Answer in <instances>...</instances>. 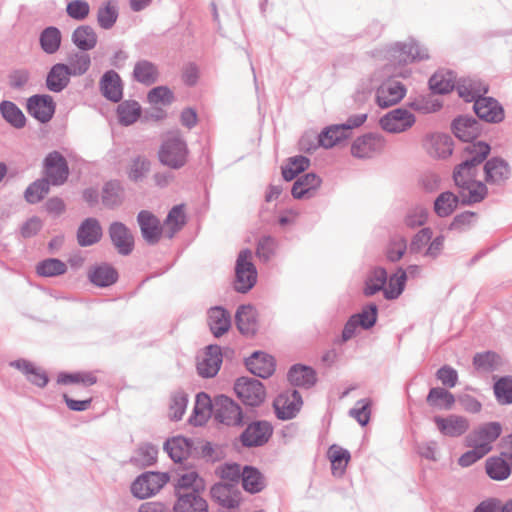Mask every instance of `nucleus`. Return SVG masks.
Returning <instances> with one entry per match:
<instances>
[{
	"mask_svg": "<svg viewBox=\"0 0 512 512\" xmlns=\"http://www.w3.org/2000/svg\"><path fill=\"white\" fill-rule=\"evenodd\" d=\"M26 109L34 119L47 123L55 114L56 103L49 94H35L27 99Z\"/></svg>",
	"mask_w": 512,
	"mask_h": 512,
	"instance_id": "obj_14",
	"label": "nucleus"
},
{
	"mask_svg": "<svg viewBox=\"0 0 512 512\" xmlns=\"http://www.w3.org/2000/svg\"><path fill=\"white\" fill-rule=\"evenodd\" d=\"M88 279L98 288H107L118 281L119 273L110 263L102 262L89 268Z\"/></svg>",
	"mask_w": 512,
	"mask_h": 512,
	"instance_id": "obj_29",
	"label": "nucleus"
},
{
	"mask_svg": "<svg viewBox=\"0 0 512 512\" xmlns=\"http://www.w3.org/2000/svg\"><path fill=\"white\" fill-rule=\"evenodd\" d=\"M132 76L136 82L151 86L158 81L159 70L153 62L142 59L135 63Z\"/></svg>",
	"mask_w": 512,
	"mask_h": 512,
	"instance_id": "obj_43",
	"label": "nucleus"
},
{
	"mask_svg": "<svg viewBox=\"0 0 512 512\" xmlns=\"http://www.w3.org/2000/svg\"><path fill=\"white\" fill-rule=\"evenodd\" d=\"M137 222L143 239L149 245H156L163 234L160 220L152 212L141 210L137 215Z\"/></svg>",
	"mask_w": 512,
	"mask_h": 512,
	"instance_id": "obj_22",
	"label": "nucleus"
},
{
	"mask_svg": "<svg viewBox=\"0 0 512 512\" xmlns=\"http://www.w3.org/2000/svg\"><path fill=\"white\" fill-rule=\"evenodd\" d=\"M189 154L188 144L179 130L166 134L157 153L159 162L173 170L183 168L188 162Z\"/></svg>",
	"mask_w": 512,
	"mask_h": 512,
	"instance_id": "obj_2",
	"label": "nucleus"
},
{
	"mask_svg": "<svg viewBox=\"0 0 512 512\" xmlns=\"http://www.w3.org/2000/svg\"><path fill=\"white\" fill-rule=\"evenodd\" d=\"M423 148L433 158L445 159L453 152V140L445 133H428L422 141Z\"/></svg>",
	"mask_w": 512,
	"mask_h": 512,
	"instance_id": "obj_18",
	"label": "nucleus"
},
{
	"mask_svg": "<svg viewBox=\"0 0 512 512\" xmlns=\"http://www.w3.org/2000/svg\"><path fill=\"white\" fill-rule=\"evenodd\" d=\"M416 118L406 108H395L380 118V126L389 133H401L415 124Z\"/></svg>",
	"mask_w": 512,
	"mask_h": 512,
	"instance_id": "obj_12",
	"label": "nucleus"
},
{
	"mask_svg": "<svg viewBox=\"0 0 512 512\" xmlns=\"http://www.w3.org/2000/svg\"><path fill=\"white\" fill-rule=\"evenodd\" d=\"M119 13L116 6V2L113 0H108L104 2L97 11V22L98 25L105 30L111 29L117 19Z\"/></svg>",
	"mask_w": 512,
	"mask_h": 512,
	"instance_id": "obj_60",
	"label": "nucleus"
},
{
	"mask_svg": "<svg viewBox=\"0 0 512 512\" xmlns=\"http://www.w3.org/2000/svg\"><path fill=\"white\" fill-rule=\"evenodd\" d=\"M102 96L113 103H119L123 98V81L113 69L103 73L99 81Z\"/></svg>",
	"mask_w": 512,
	"mask_h": 512,
	"instance_id": "obj_26",
	"label": "nucleus"
},
{
	"mask_svg": "<svg viewBox=\"0 0 512 512\" xmlns=\"http://www.w3.org/2000/svg\"><path fill=\"white\" fill-rule=\"evenodd\" d=\"M245 366L251 374L267 379L274 374L276 363L274 357L266 352L254 351L245 359Z\"/></svg>",
	"mask_w": 512,
	"mask_h": 512,
	"instance_id": "obj_20",
	"label": "nucleus"
},
{
	"mask_svg": "<svg viewBox=\"0 0 512 512\" xmlns=\"http://www.w3.org/2000/svg\"><path fill=\"white\" fill-rule=\"evenodd\" d=\"M169 480L167 472L146 471L132 482L131 493L141 500L149 498L159 492Z\"/></svg>",
	"mask_w": 512,
	"mask_h": 512,
	"instance_id": "obj_8",
	"label": "nucleus"
},
{
	"mask_svg": "<svg viewBox=\"0 0 512 512\" xmlns=\"http://www.w3.org/2000/svg\"><path fill=\"white\" fill-rule=\"evenodd\" d=\"M465 446L472 449L466 451L458 458V465L463 468L475 464L489 453V448L486 447V444L475 443L471 438H465Z\"/></svg>",
	"mask_w": 512,
	"mask_h": 512,
	"instance_id": "obj_54",
	"label": "nucleus"
},
{
	"mask_svg": "<svg viewBox=\"0 0 512 512\" xmlns=\"http://www.w3.org/2000/svg\"><path fill=\"white\" fill-rule=\"evenodd\" d=\"M287 379L293 386L309 389L316 384L317 374L311 366L298 363L289 368Z\"/></svg>",
	"mask_w": 512,
	"mask_h": 512,
	"instance_id": "obj_36",
	"label": "nucleus"
},
{
	"mask_svg": "<svg viewBox=\"0 0 512 512\" xmlns=\"http://www.w3.org/2000/svg\"><path fill=\"white\" fill-rule=\"evenodd\" d=\"M488 477L495 481H504L512 473V453L501 452L499 456H491L485 461Z\"/></svg>",
	"mask_w": 512,
	"mask_h": 512,
	"instance_id": "obj_24",
	"label": "nucleus"
},
{
	"mask_svg": "<svg viewBox=\"0 0 512 512\" xmlns=\"http://www.w3.org/2000/svg\"><path fill=\"white\" fill-rule=\"evenodd\" d=\"M71 77L73 75L65 63H56L51 66L46 75V88L51 92L60 93L67 88Z\"/></svg>",
	"mask_w": 512,
	"mask_h": 512,
	"instance_id": "obj_33",
	"label": "nucleus"
},
{
	"mask_svg": "<svg viewBox=\"0 0 512 512\" xmlns=\"http://www.w3.org/2000/svg\"><path fill=\"white\" fill-rule=\"evenodd\" d=\"M491 146L485 141L467 144L463 149V153L467 154L461 163L457 164L452 173V178L459 191L466 192L470 186H473L474 178L478 174V166L486 160L490 154Z\"/></svg>",
	"mask_w": 512,
	"mask_h": 512,
	"instance_id": "obj_1",
	"label": "nucleus"
},
{
	"mask_svg": "<svg viewBox=\"0 0 512 512\" xmlns=\"http://www.w3.org/2000/svg\"><path fill=\"white\" fill-rule=\"evenodd\" d=\"M502 433V425L500 422L491 421L480 425L474 429L466 437L474 440L475 443L486 444L489 452L492 450V443L495 442Z\"/></svg>",
	"mask_w": 512,
	"mask_h": 512,
	"instance_id": "obj_38",
	"label": "nucleus"
},
{
	"mask_svg": "<svg viewBox=\"0 0 512 512\" xmlns=\"http://www.w3.org/2000/svg\"><path fill=\"white\" fill-rule=\"evenodd\" d=\"M241 483L243 489L250 494H257L266 487L264 475L257 467L252 465L244 466Z\"/></svg>",
	"mask_w": 512,
	"mask_h": 512,
	"instance_id": "obj_46",
	"label": "nucleus"
},
{
	"mask_svg": "<svg viewBox=\"0 0 512 512\" xmlns=\"http://www.w3.org/2000/svg\"><path fill=\"white\" fill-rule=\"evenodd\" d=\"M222 365V350L217 344L205 348V357L197 364V372L201 377L212 378L217 375Z\"/></svg>",
	"mask_w": 512,
	"mask_h": 512,
	"instance_id": "obj_28",
	"label": "nucleus"
},
{
	"mask_svg": "<svg viewBox=\"0 0 512 512\" xmlns=\"http://www.w3.org/2000/svg\"><path fill=\"white\" fill-rule=\"evenodd\" d=\"M201 493L198 492V489L189 492H177L173 512H209L208 502L202 497Z\"/></svg>",
	"mask_w": 512,
	"mask_h": 512,
	"instance_id": "obj_21",
	"label": "nucleus"
},
{
	"mask_svg": "<svg viewBox=\"0 0 512 512\" xmlns=\"http://www.w3.org/2000/svg\"><path fill=\"white\" fill-rule=\"evenodd\" d=\"M310 159L303 155L290 157L288 163L282 167V177L289 182L294 180L300 173L308 169Z\"/></svg>",
	"mask_w": 512,
	"mask_h": 512,
	"instance_id": "obj_62",
	"label": "nucleus"
},
{
	"mask_svg": "<svg viewBox=\"0 0 512 512\" xmlns=\"http://www.w3.org/2000/svg\"><path fill=\"white\" fill-rule=\"evenodd\" d=\"M118 121L123 126L134 124L141 115V106L135 100H126L117 107Z\"/></svg>",
	"mask_w": 512,
	"mask_h": 512,
	"instance_id": "obj_57",
	"label": "nucleus"
},
{
	"mask_svg": "<svg viewBox=\"0 0 512 512\" xmlns=\"http://www.w3.org/2000/svg\"><path fill=\"white\" fill-rule=\"evenodd\" d=\"M61 42V31L56 26L44 28L39 35L40 47L49 55L55 54L60 49Z\"/></svg>",
	"mask_w": 512,
	"mask_h": 512,
	"instance_id": "obj_53",
	"label": "nucleus"
},
{
	"mask_svg": "<svg viewBox=\"0 0 512 512\" xmlns=\"http://www.w3.org/2000/svg\"><path fill=\"white\" fill-rule=\"evenodd\" d=\"M10 366L20 370L31 384L39 388L45 387L49 381L47 373L44 370L34 366L28 360L17 359L11 361Z\"/></svg>",
	"mask_w": 512,
	"mask_h": 512,
	"instance_id": "obj_40",
	"label": "nucleus"
},
{
	"mask_svg": "<svg viewBox=\"0 0 512 512\" xmlns=\"http://www.w3.org/2000/svg\"><path fill=\"white\" fill-rule=\"evenodd\" d=\"M158 448L152 443H143L139 445L135 451V455L131 457L130 462L137 467L152 466L157 461Z\"/></svg>",
	"mask_w": 512,
	"mask_h": 512,
	"instance_id": "obj_55",
	"label": "nucleus"
},
{
	"mask_svg": "<svg viewBox=\"0 0 512 512\" xmlns=\"http://www.w3.org/2000/svg\"><path fill=\"white\" fill-rule=\"evenodd\" d=\"M232 485L215 483L210 489L211 498L220 506L233 509L239 506V498L232 494Z\"/></svg>",
	"mask_w": 512,
	"mask_h": 512,
	"instance_id": "obj_47",
	"label": "nucleus"
},
{
	"mask_svg": "<svg viewBox=\"0 0 512 512\" xmlns=\"http://www.w3.org/2000/svg\"><path fill=\"white\" fill-rule=\"evenodd\" d=\"M456 90L460 98L470 103L481 97H486L489 86L480 79L460 78L456 82Z\"/></svg>",
	"mask_w": 512,
	"mask_h": 512,
	"instance_id": "obj_31",
	"label": "nucleus"
},
{
	"mask_svg": "<svg viewBox=\"0 0 512 512\" xmlns=\"http://www.w3.org/2000/svg\"><path fill=\"white\" fill-rule=\"evenodd\" d=\"M103 235L101 224L97 218L88 217L79 225L76 238L79 246L89 247L98 243Z\"/></svg>",
	"mask_w": 512,
	"mask_h": 512,
	"instance_id": "obj_30",
	"label": "nucleus"
},
{
	"mask_svg": "<svg viewBox=\"0 0 512 512\" xmlns=\"http://www.w3.org/2000/svg\"><path fill=\"white\" fill-rule=\"evenodd\" d=\"M388 273L384 267H375L367 276L363 289V294L371 297L376 293L383 291L387 284Z\"/></svg>",
	"mask_w": 512,
	"mask_h": 512,
	"instance_id": "obj_52",
	"label": "nucleus"
},
{
	"mask_svg": "<svg viewBox=\"0 0 512 512\" xmlns=\"http://www.w3.org/2000/svg\"><path fill=\"white\" fill-rule=\"evenodd\" d=\"M302 405V396L296 389L280 393L273 401L275 415L283 421L296 417Z\"/></svg>",
	"mask_w": 512,
	"mask_h": 512,
	"instance_id": "obj_11",
	"label": "nucleus"
},
{
	"mask_svg": "<svg viewBox=\"0 0 512 512\" xmlns=\"http://www.w3.org/2000/svg\"><path fill=\"white\" fill-rule=\"evenodd\" d=\"M433 421L443 436L451 438L464 435L470 427L466 417L456 414H450L447 417L434 416Z\"/></svg>",
	"mask_w": 512,
	"mask_h": 512,
	"instance_id": "obj_23",
	"label": "nucleus"
},
{
	"mask_svg": "<svg viewBox=\"0 0 512 512\" xmlns=\"http://www.w3.org/2000/svg\"><path fill=\"white\" fill-rule=\"evenodd\" d=\"M407 106L413 111L425 115L438 112L443 107V102L431 92L414 97L410 96Z\"/></svg>",
	"mask_w": 512,
	"mask_h": 512,
	"instance_id": "obj_41",
	"label": "nucleus"
},
{
	"mask_svg": "<svg viewBox=\"0 0 512 512\" xmlns=\"http://www.w3.org/2000/svg\"><path fill=\"white\" fill-rule=\"evenodd\" d=\"M0 114L15 129H22L26 126L27 119L23 111L10 100L0 102Z\"/></svg>",
	"mask_w": 512,
	"mask_h": 512,
	"instance_id": "obj_51",
	"label": "nucleus"
},
{
	"mask_svg": "<svg viewBox=\"0 0 512 512\" xmlns=\"http://www.w3.org/2000/svg\"><path fill=\"white\" fill-rule=\"evenodd\" d=\"M164 450L174 463H182L189 458L191 448L190 438L178 435L167 439L163 445Z\"/></svg>",
	"mask_w": 512,
	"mask_h": 512,
	"instance_id": "obj_39",
	"label": "nucleus"
},
{
	"mask_svg": "<svg viewBox=\"0 0 512 512\" xmlns=\"http://www.w3.org/2000/svg\"><path fill=\"white\" fill-rule=\"evenodd\" d=\"M43 172L53 186H61L68 180L70 170L66 158L54 150L45 156Z\"/></svg>",
	"mask_w": 512,
	"mask_h": 512,
	"instance_id": "obj_9",
	"label": "nucleus"
},
{
	"mask_svg": "<svg viewBox=\"0 0 512 512\" xmlns=\"http://www.w3.org/2000/svg\"><path fill=\"white\" fill-rule=\"evenodd\" d=\"M51 182L43 177L32 182L25 190V200L30 204L40 202L50 191Z\"/></svg>",
	"mask_w": 512,
	"mask_h": 512,
	"instance_id": "obj_63",
	"label": "nucleus"
},
{
	"mask_svg": "<svg viewBox=\"0 0 512 512\" xmlns=\"http://www.w3.org/2000/svg\"><path fill=\"white\" fill-rule=\"evenodd\" d=\"M207 322L214 337L223 336L231 327V315L222 306L211 307L207 312Z\"/></svg>",
	"mask_w": 512,
	"mask_h": 512,
	"instance_id": "obj_34",
	"label": "nucleus"
},
{
	"mask_svg": "<svg viewBox=\"0 0 512 512\" xmlns=\"http://www.w3.org/2000/svg\"><path fill=\"white\" fill-rule=\"evenodd\" d=\"M152 162L145 155L133 157L126 168V174L131 182H142L151 170Z\"/></svg>",
	"mask_w": 512,
	"mask_h": 512,
	"instance_id": "obj_50",
	"label": "nucleus"
},
{
	"mask_svg": "<svg viewBox=\"0 0 512 512\" xmlns=\"http://www.w3.org/2000/svg\"><path fill=\"white\" fill-rule=\"evenodd\" d=\"M322 179L314 172H308L296 179L291 194L295 199L311 198L320 187Z\"/></svg>",
	"mask_w": 512,
	"mask_h": 512,
	"instance_id": "obj_35",
	"label": "nucleus"
},
{
	"mask_svg": "<svg viewBox=\"0 0 512 512\" xmlns=\"http://www.w3.org/2000/svg\"><path fill=\"white\" fill-rule=\"evenodd\" d=\"M456 396L443 387L430 388L426 403L429 407L437 410L449 411L454 407Z\"/></svg>",
	"mask_w": 512,
	"mask_h": 512,
	"instance_id": "obj_42",
	"label": "nucleus"
},
{
	"mask_svg": "<svg viewBox=\"0 0 512 512\" xmlns=\"http://www.w3.org/2000/svg\"><path fill=\"white\" fill-rule=\"evenodd\" d=\"M166 225V236L171 239L174 235L179 232L186 224V215L184 213V205H175L168 212L164 221Z\"/></svg>",
	"mask_w": 512,
	"mask_h": 512,
	"instance_id": "obj_59",
	"label": "nucleus"
},
{
	"mask_svg": "<svg viewBox=\"0 0 512 512\" xmlns=\"http://www.w3.org/2000/svg\"><path fill=\"white\" fill-rule=\"evenodd\" d=\"M257 282V270L249 249L240 251L235 265L234 289L242 294L249 292Z\"/></svg>",
	"mask_w": 512,
	"mask_h": 512,
	"instance_id": "obj_5",
	"label": "nucleus"
},
{
	"mask_svg": "<svg viewBox=\"0 0 512 512\" xmlns=\"http://www.w3.org/2000/svg\"><path fill=\"white\" fill-rule=\"evenodd\" d=\"M257 311L250 304L240 305L235 313V325L241 335L254 337L258 332Z\"/></svg>",
	"mask_w": 512,
	"mask_h": 512,
	"instance_id": "obj_25",
	"label": "nucleus"
},
{
	"mask_svg": "<svg viewBox=\"0 0 512 512\" xmlns=\"http://www.w3.org/2000/svg\"><path fill=\"white\" fill-rule=\"evenodd\" d=\"M451 131L456 138L468 144L477 143L476 139L484 131V125L470 115H459L451 122Z\"/></svg>",
	"mask_w": 512,
	"mask_h": 512,
	"instance_id": "obj_10",
	"label": "nucleus"
},
{
	"mask_svg": "<svg viewBox=\"0 0 512 512\" xmlns=\"http://www.w3.org/2000/svg\"><path fill=\"white\" fill-rule=\"evenodd\" d=\"M339 126L340 124H333L325 127L317 137V145L306 148L304 147V140L301 139L300 145L302 149H304L306 152H311L312 150L316 149L317 146H321L328 149L341 143L343 140L348 139L350 137L348 133L344 131L343 127Z\"/></svg>",
	"mask_w": 512,
	"mask_h": 512,
	"instance_id": "obj_32",
	"label": "nucleus"
},
{
	"mask_svg": "<svg viewBox=\"0 0 512 512\" xmlns=\"http://www.w3.org/2000/svg\"><path fill=\"white\" fill-rule=\"evenodd\" d=\"M493 384L494 397L499 405L512 404V376L505 375L494 377Z\"/></svg>",
	"mask_w": 512,
	"mask_h": 512,
	"instance_id": "obj_58",
	"label": "nucleus"
},
{
	"mask_svg": "<svg viewBox=\"0 0 512 512\" xmlns=\"http://www.w3.org/2000/svg\"><path fill=\"white\" fill-rule=\"evenodd\" d=\"M473 111L479 120L498 124L505 118L503 106L493 97H481L473 102Z\"/></svg>",
	"mask_w": 512,
	"mask_h": 512,
	"instance_id": "obj_16",
	"label": "nucleus"
},
{
	"mask_svg": "<svg viewBox=\"0 0 512 512\" xmlns=\"http://www.w3.org/2000/svg\"><path fill=\"white\" fill-rule=\"evenodd\" d=\"M246 427L238 437L241 446L246 449L263 447L273 435V425L267 420L246 421Z\"/></svg>",
	"mask_w": 512,
	"mask_h": 512,
	"instance_id": "obj_6",
	"label": "nucleus"
},
{
	"mask_svg": "<svg viewBox=\"0 0 512 512\" xmlns=\"http://www.w3.org/2000/svg\"><path fill=\"white\" fill-rule=\"evenodd\" d=\"M214 418L219 423L232 427H242L246 424L241 406L224 394L215 397Z\"/></svg>",
	"mask_w": 512,
	"mask_h": 512,
	"instance_id": "obj_7",
	"label": "nucleus"
},
{
	"mask_svg": "<svg viewBox=\"0 0 512 512\" xmlns=\"http://www.w3.org/2000/svg\"><path fill=\"white\" fill-rule=\"evenodd\" d=\"M233 389L238 399L247 407H259L266 398L265 386L260 380L252 377H238Z\"/></svg>",
	"mask_w": 512,
	"mask_h": 512,
	"instance_id": "obj_4",
	"label": "nucleus"
},
{
	"mask_svg": "<svg viewBox=\"0 0 512 512\" xmlns=\"http://www.w3.org/2000/svg\"><path fill=\"white\" fill-rule=\"evenodd\" d=\"M429 89L434 95H445L456 89L452 71H437L428 81Z\"/></svg>",
	"mask_w": 512,
	"mask_h": 512,
	"instance_id": "obj_48",
	"label": "nucleus"
},
{
	"mask_svg": "<svg viewBox=\"0 0 512 512\" xmlns=\"http://www.w3.org/2000/svg\"><path fill=\"white\" fill-rule=\"evenodd\" d=\"M385 58L394 66L405 65L415 61L426 60L429 58L426 48L414 40L406 42H396L385 51Z\"/></svg>",
	"mask_w": 512,
	"mask_h": 512,
	"instance_id": "obj_3",
	"label": "nucleus"
},
{
	"mask_svg": "<svg viewBox=\"0 0 512 512\" xmlns=\"http://www.w3.org/2000/svg\"><path fill=\"white\" fill-rule=\"evenodd\" d=\"M108 235L117 252L122 256L130 255L135 247L134 236L131 230L120 221L110 223Z\"/></svg>",
	"mask_w": 512,
	"mask_h": 512,
	"instance_id": "obj_15",
	"label": "nucleus"
},
{
	"mask_svg": "<svg viewBox=\"0 0 512 512\" xmlns=\"http://www.w3.org/2000/svg\"><path fill=\"white\" fill-rule=\"evenodd\" d=\"M67 61L66 66H68L73 77L84 75L91 66L90 55L83 51L69 53Z\"/></svg>",
	"mask_w": 512,
	"mask_h": 512,
	"instance_id": "obj_61",
	"label": "nucleus"
},
{
	"mask_svg": "<svg viewBox=\"0 0 512 512\" xmlns=\"http://www.w3.org/2000/svg\"><path fill=\"white\" fill-rule=\"evenodd\" d=\"M407 275L405 269L399 267L396 273L392 274L387 280V286L384 289V297L387 300L397 299L405 289Z\"/></svg>",
	"mask_w": 512,
	"mask_h": 512,
	"instance_id": "obj_56",
	"label": "nucleus"
},
{
	"mask_svg": "<svg viewBox=\"0 0 512 512\" xmlns=\"http://www.w3.org/2000/svg\"><path fill=\"white\" fill-rule=\"evenodd\" d=\"M385 146V140L378 133H367L357 137L351 145V154L360 159L372 158L380 153Z\"/></svg>",
	"mask_w": 512,
	"mask_h": 512,
	"instance_id": "obj_13",
	"label": "nucleus"
},
{
	"mask_svg": "<svg viewBox=\"0 0 512 512\" xmlns=\"http://www.w3.org/2000/svg\"><path fill=\"white\" fill-rule=\"evenodd\" d=\"M461 204V196L455 195L451 191H444L440 193L434 200L433 210L440 218L450 216Z\"/></svg>",
	"mask_w": 512,
	"mask_h": 512,
	"instance_id": "obj_45",
	"label": "nucleus"
},
{
	"mask_svg": "<svg viewBox=\"0 0 512 512\" xmlns=\"http://www.w3.org/2000/svg\"><path fill=\"white\" fill-rule=\"evenodd\" d=\"M472 364L479 372L492 373L502 365V358L497 352L488 350L476 353L473 356Z\"/></svg>",
	"mask_w": 512,
	"mask_h": 512,
	"instance_id": "obj_49",
	"label": "nucleus"
},
{
	"mask_svg": "<svg viewBox=\"0 0 512 512\" xmlns=\"http://www.w3.org/2000/svg\"><path fill=\"white\" fill-rule=\"evenodd\" d=\"M406 94L403 83L397 80L384 81L376 91V102L381 108H388L400 102Z\"/></svg>",
	"mask_w": 512,
	"mask_h": 512,
	"instance_id": "obj_19",
	"label": "nucleus"
},
{
	"mask_svg": "<svg viewBox=\"0 0 512 512\" xmlns=\"http://www.w3.org/2000/svg\"><path fill=\"white\" fill-rule=\"evenodd\" d=\"M511 176L509 163L502 157L495 156L484 164V179L489 185L503 186Z\"/></svg>",
	"mask_w": 512,
	"mask_h": 512,
	"instance_id": "obj_17",
	"label": "nucleus"
},
{
	"mask_svg": "<svg viewBox=\"0 0 512 512\" xmlns=\"http://www.w3.org/2000/svg\"><path fill=\"white\" fill-rule=\"evenodd\" d=\"M97 34L89 25L78 26L71 35L72 43L83 52L90 51L97 45Z\"/></svg>",
	"mask_w": 512,
	"mask_h": 512,
	"instance_id": "obj_44",
	"label": "nucleus"
},
{
	"mask_svg": "<svg viewBox=\"0 0 512 512\" xmlns=\"http://www.w3.org/2000/svg\"><path fill=\"white\" fill-rule=\"evenodd\" d=\"M125 199V189L118 179L106 181L102 187L101 201L104 207L115 209L121 206Z\"/></svg>",
	"mask_w": 512,
	"mask_h": 512,
	"instance_id": "obj_37",
	"label": "nucleus"
},
{
	"mask_svg": "<svg viewBox=\"0 0 512 512\" xmlns=\"http://www.w3.org/2000/svg\"><path fill=\"white\" fill-rule=\"evenodd\" d=\"M215 411V400L212 401L206 392H199L196 395L195 405L188 422L195 426L201 427L205 425Z\"/></svg>",
	"mask_w": 512,
	"mask_h": 512,
	"instance_id": "obj_27",
	"label": "nucleus"
},
{
	"mask_svg": "<svg viewBox=\"0 0 512 512\" xmlns=\"http://www.w3.org/2000/svg\"><path fill=\"white\" fill-rule=\"evenodd\" d=\"M67 265L58 258H47L36 266V273L41 277H56L65 274Z\"/></svg>",
	"mask_w": 512,
	"mask_h": 512,
	"instance_id": "obj_64",
	"label": "nucleus"
}]
</instances>
